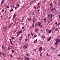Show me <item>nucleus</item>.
Segmentation results:
<instances>
[{
    "instance_id": "39448f33",
    "label": "nucleus",
    "mask_w": 60,
    "mask_h": 60,
    "mask_svg": "<svg viewBox=\"0 0 60 60\" xmlns=\"http://www.w3.org/2000/svg\"><path fill=\"white\" fill-rule=\"evenodd\" d=\"M12 24H13V23H11V24L9 25V28H10V26H11L12 25Z\"/></svg>"
},
{
    "instance_id": "37998d69",
    "label": "nucleus",
    "mask_w": 60,
    "mask_h": 60,
    "mask_svg": "<svg viewBox=\"0 0 60 60\" xmlns=\"http://www.w3.org/2000/svg\"><path fill=\"white\" fill-rule=\"evenodd\" d=\"M52 11H54V8H52Z\"/></svg>"
},
{
    "instance_id": "f257e3e1",
    "label": "nucleus",
    "mask_w": 60,
    "mask_h": 60,
    "mask_svg": "<svg viewBox=\"0 0 60 60\" xmlns=\"http://www.w3.org/2000/svg\"><path fill=\"white\" fill-rule=\"evenodd\" d=\"M60 39L59 40V39L57 40L56 41L55 43V44H56V45H57L58 44V42H60Z\"/></svg>"
},
{
    "instance_id": "b1692460",
    "label": "nucleus",
    "mask_w": 60,
    "mask_h": 60,
    "mask_svg": "<svg viewBox=\"0 0 60 60\" xmlns=\"http://www.w3.org/2000/svg\"><path fill=\"white\" fill-rule=\"evenodd\" d=\"M30 19H29L30 21H31L32 20V17H31Z\"/></svg>"
},
{
    "instance_id": "c85d7f7f",
    "label": "nucleus",
    "mask_w": 60,
    "mask_h": 60,
    "mask_svg": "<svg viewBox=\"0 0 60 60\" xmlns=\"http://www.w3.org/2000/svg\"><path fill=\"white\" fill-rule=\"evenodd\" d=\"M46 48H47L46 47L43 50H46Z\"/></svg>"
},
{
    "instance_id": "5701e85b",
    "label": "nucleus",
    "mask_w": 60,
    "mask_h": 60,
    "mask_svg": "<svg viewBox=\"0 0 60 60\" xmlns=\"http://www.w3.org/2000/svg\"><path fill=\"white\" fill-rule=\"evenodd\" d=\"M12 53H14V51L13 49L12 50Z\"/></svg>"
},
{
    "instance_id": "1a4fd4ad",
    "label": "nucleus",
    "mask_w": 60,
    "mask_h": 60,
    "mask_svg": "<svg viewBox=\"0 0 60 60\" xmlns=\"http://www.w3.org/2000/svg\"><path fill=\"white\" fill-rule=\"evenodd\" d=\"M16 15V14H15L14 15H13V19H14V17H15V16Z\"/></svg>"
},
{
    "instance_id": "473e14b6",
    "label": "nucleus",
    "mask_w": 60,
    "mask_h": 60,
    "mask_svg": "<svg viewBox=\"0 0 60 60\" xmlns=\"http://www.w3.org/2000/svg\"><path fill=\"white\" fill-rule=\"evenodd\" d=\"M31 35H32V36L33 35V33H32V32H31Z\"/></svg>"
},
{
    "instance_id": "603ef678",
    "label": "nucleus",
    "mask_w": 60,
    "mask_h": 60,
    "mask_svg": "<svg viewBox=\"0 0 60 60\" xmlns=\"http://www.w3.org/2000/svg\"><path fill=\"white\" fill-rule=\"evenodd\" d=\"M26 55L27 56H29V55L28 54H26Z\"/></svg>"
},
{
    "instance_id": "13d9d810",
    "label": "nucleus",
    "mask_w": 60,
    "mask_h": 60,
    "mask_svg": "<svg viewBox=\"0 0 60 60\" xmlns=\"http://www.w3.org/2000/svg\"><path fill=\"white\" fill-rule=\"evenodd\" d=\"M38 6L39 5H40V3H38Z\"/></svg>"
},
{
    "instance_id": "e2e57ef3",
    "label": "nucleus",
    "mask_w": 60,
    "mask_h": 60,
    "mask_svg": "<svg viewBox=\"0 0 60 60\" xmlns=\"http://www.w3.org/2000/svg\"><path fill=\"white\" fill-rule=\"evenodd\" d=\"M59 19H60V15H59Z\"/></svg>"
},
{
    "instance_id": "a878e982",
    "label": "nucleus",
    "mask_w": 60,
    "mask_h": 60,
    "mask_svg": "<svg viewBox=\"0 0 60 60\" xmlns=\"http://www.w3.org/2000/svg\"><path fill=\"white\" fill-rule=\"evenodd\" d=\"M10 57H12L13 56H12V55H10Z\"/></svg>"
},
{
    "instance_id": "774afa93",
    "label": "nucleus",
    "mask_w": 60,
    "mask_h": 60,
    "mask_svg": "<svg viewBox=\"0 0 60 60\" xmlns=\"http://www.w3.org/2000/svg\"><path fill=\"white\" fill-rule=\"evenodd\" d=\"M60 37V35H59L58 36V37L59 38Z\"/></svg>"
},
{
    "instance_id": "2f4dec72",
    "label": "nucleus",
    "mask_w": 60,
    "mask_h": 60,
    "mask_svg": "<svg viewBox=\"0 0 60 60\" xmlns=\"http://www.w3.org/2000/svg\"><path fill=\"white\" fill-rule=\"evenodd\" d=\"M46 18H45L44 19V21H46Z\"/></svg>"
},
{
    "instance_id": "8fccbe9b",
    "label": "nucleus",
    "mask_w": 60,
    "mask_h": 60,
    "mask_svg": "<svg viewBox=\"0 0 60 60\" xmlns=\"http://www.w3.org/2000/svg\"><path fill=\"white\" fill-rule=\"evenodd\" d=\"M2 12H4V10L3 9L2 10Z\"/></svg>"
},
{
    "instance_id": "dca6fc26",
    "label": "nucleus",
    "mask_w": 60,
    "mask_h": 60,
    "mask_svg": "<svg viewBox=\"0 0 60 60\" xmlns=\"http://www.w3.org/2000/svg\"><path fill=\"white\" fill-rule=\"evenodd\" d=\"M51 49H52V50H53V47H51Z\"/></svg>"
},
{
    "instance_id": "6e6d98bb",
    "label": "nucleus",
    "mask_w": 60,
    "mask_h": 60,
    "mask_svg": "<svg viewBox=\"0 0 60 60\" xmlns=\"http://www.w3.org/2000/svg\"><path fill=\"white\" fill-rule=\"evenodd\" d=\"M27 41V39H26L25 40V41Z\"/></svg>"
},
{
    "instance_id": "680f3d73",
    "label": "nucleus",
    "mask_w": 60,
    "mask_h": 60,
    "mask_svg": "<svg viewBox=\"0 0 60 60\" xmlns=\"http://www.w3.org/2000/svg\"><path fill=\"white\" fill-rule=\"evenodd\" d=\"M40 11V10H38V12H39V11Z\"/></svg>"
},
{
    "instance_id": "5fc2aeb1",
    "label": "nucleus",
    "mask_w": 60,
    "mask_h": 60,
    "mask_svg": "<svg viewBox=\"0 0 60 60\" xmlns=\"http://www.w3.org/2000/svg\"><path fill=\"white\" fill-rule=\"evenodd\" d=\"M52 4H50V6H52Z\"/></svg>"
},
{
    "instance_id": "7c9ffc66",
    "label": "nucleus",
    "mask_w": 60,
    "mask_h": 60,
    "mask_svg": "<svg viewBox=\"0 0 60 60\" xmlns=\"http://www.w3.org/2000/svg\"><path fill=\"white\" fill-rule=\"evenodd\" d=\"M34 2H35V1H32L31 2L30 4H32V3H33Z\"/></svg>"
},
{
    "instance_id": "a18cd8bd",
    "label": "nucleus",
    "mask_w": 60,
    "mask_h": 60,
    "mask_svg": "<svg viewBox=\"0 0 60 60\" xmlns=\"http://www.w3.org/2000/svg\"><path fill=\"white\" fill-rule=\"evenodd\" d=\"M35 32H37L38 31V30H35Z\"/></svg>"
},
{
    "instance_id": "412c9836",
    "label": "nucleus",
    "mask_w": 60,
    "mask_h": 60,
    "mask_svg": "<svg viewBox=\"0 0 60 60\" xmlns=\"http://www.w3.org/2000/svg\"><path fill=\"white\" fill-rule=\"evenodd\" d=\"M15 10H17L18 9V8L17 7H16L15 8Z\"/></svg>"
},
{
    "instance_id": "864d4df0",
    "label": "nucleus",
    "mask_w": 60,
    "mask_h": 60,
    "mask_svg": "<svg viewBox=\"0 0 60 60\" xmlns=\"http://www.w3.org/2000/svg\"><path fill=\"white\" fill-rule=\"evenodd\" d=\"M19 59H21V60L22 59L20 58H19Z\"/></svg>"
},
{
    "instance_id": "7ed1b4c3",
    "label": "nucleus",
    "mask_w": 60,
    "mask_h": 60,
    "mask_svg": "<svg viewBox=\"0 0 60 60\" xmlns=\"http://www.w3.org/2000/svg\"><path fill=\"white\" fill-rule=\"evenodd\" d=\"M39 51L40 52H41L42 51V47H40L39 49Z\"/></svg>"
},
{
    "instance_id": "6ab92c4d",
    "label": "nucleus",
    "mask_w": 60,
    "mask_h": 60,
    "mask_svg": "<svg viewBox=\"0 0 60 60\" xmlns=\"http://www.w3.org/2000/svg\"><path fill=\"white\" fill-rule=\"evenodd\" d=\"M60 23H58V24L57 25V26H59L60 25Z\"/></svg>"
},
{
    "instance_id": "393cba45",
    "label": "nucleus",
    "mask_w": 60,
    "mask_h": 60,
    "mask_svg": "<svg viewBox=\"0 0 60 60\" xmlns=\"http://www.w3.org/2000/svg\"><path fill=\"white\" fill-rule=\"evenodd\" d=\"M30 58H27V57H26V59H27V60H29V59Z\"/></svg>"
},
{
    "instance_id": "bb28decb",
    "label": "nucleus",
    "mask_w": 60,
    "mask_h": 60,
    "mask_svg": "<svg viewBox=\"0 0 60 60\" xmlns=\"http://www.w3.org/2000/svg\"><path fill=\"white\" fill-rule=\"evenodd\" d=\"M51 30H49V34H50V33H51Z\"/></svg>"
},
{
    "instance_id": "de8ad7c7",
    "label": "nucleus",
    "mask_w": 60,
    "mask_h": 60,
    "mask_svg": "<svg viewBox=\"0 0 60 60\" xmlns=\"http://www.w3.org/2000/svg\"><path fill=\"white\" fill-rule=\"evenodd\" d=\"M34 12H33V15H34Z\"/></svg>"
},
{
    "instance_id": "2eb2a0df",
    "label": "nucleus",
    "mask_w": 60,
    "mask_h": 60,
    "mask_svg": "<svg viewBox=\"0 0 60 60\" xmlns=\"http://www.w3.org/2000/svg\"><path fill=\"white\" fill-rule=\"evenodd\" d=\"M24 47H25V49H26V48H27V46H26V45H25Z\"/></svg>"
},
{
    "instance_id": "052dcab7",
    "label": "nucleus",
    "mask_w": 60,
    "mask_h": 60,
    "mask_svg": "<svg viewBox=\"0 0 60 60\" xmlns=\"http://www.w3.org/2000/svg\"><path fill=\"white\" fill-rule=\"evenodd\" d=\"M5 28V27H3V29H4Z\"/></svg>"
},
{
    "instance_id": "72a5a7b5",
    "label": "nucleus",
    "mask_w": 60,
    "mask_h": 60,
    "mask_svg": "<svg viewBox=\"0 0 60 60\" xmlns=\"http://www.w3.org/2000/svg\"><path fill=\"white\" fill-rule=\"evenodd\" d=\"M25 45L26 46H28V44H25Z\"/></svg>"
},
{
    "instance_id": "9d476101",
    "label": "nucleus",
    "mask_w": 60,
    "mask_h": 60,
    "mask_svg": "<svg viewBox=\"0 0 60 60\" xmlns=\"http://www.w3.org/2000/svg\"><path fill=\"white\" fill-rule=\"evenodd\" d=\"M4 0H3L2 1V3H1V5L3 4V3H4Z\"/></svg>"
},
{
    "instance_id": "0eeeda50",
    "label": "nucleus",
    "mask_w": 60,
    "mask_h": 60,
    "mask_svg": "<svg viewBox=\"0 0 60 60\" xmlns=\"http://www.w3.org/2000/svg\"><path fill=\"white\" fill-rule=\"evenodd\" d=\"M17 6V7H20V6H19V4H16Z\"/></svg>"
},
{
    "instance_id": "f03ea898",
    "label": "nucleus",
    "mask_w": 60,
    "mask_h": 60,
    "mask_svg": "<svg viewBox=\"0 0 60 60\" xmlns=\"http://www.w3.org/2000/svg\"><path fill=\"white\" fill-rule=\"evenodd\" d=\"M12 46H10L9 47L8 46V50H10V49H12Z\"/></svg>"
},
{
    "instance_id": "20e7f679",
    "label": "nucleus",
    "mask_w": 60,
    "mask_h": 60,
    "mask_svg": "<svg viewBox=\"0 0 60 60\" xmlns=\"http://www.w3.org/2000/svg\"><path fill=\"white\" fill-rule=\"evenodd\" d=\"M32 20L33 23H34L36 20L35 19V18H34Z\"/></svg>"
},
{
    "instance_id": "bf43d9fd",
    "label": "nucleus",
    "mask_w": 60,
    "mask_h": 60,
    "mask_svg": "<svg viewBox=\"0 0 60 60\" xmlns=\"http://www.w3.org/2000/svg\"><path fill=\"white\" fill-rule=\"evenodd\" d=\"M34 8H35V9H36V7L35 6H34Z\"/></svg>"
},
{
    "instance_id": "0e129e2a",
    "label": "nucleus",
    "mask_w": 60,
    "mask_h": 60,
    "mask_svg": "<svg viewBox=\"0 0 60 60\" xmlns=\"http://www.w3.org/2000/svg\"><path fill=\"white\" fill-rule=\"evenodd\" d=\"M42 43H43V42H41V44H42Z\"/></svg>"
},
{
    "instance_id": "ea45409f",
    "label": "nucleus",
    "mask_w": 60,
    "mask_h": 60,
    "mask_svg": "<svg viewBox=\"0 0 60 60\" xmlns=\"http://www.w3.org/2000/svg\"><path fill=\"white\" fill-rule=\"evenodd\" d=\"M42 53H41V54L40 55V56H42Z\"/></svg>"
},
{
    "instance_id": "3c124183",
    "label": "nucleus",
    "mask_w": 60,
    "mask_h": 60,
    "mask_svg": "<svg viewBox=\"0 0 60 60\" xmlns=\"http://www.w3.org/2000/svg\"><path fill=\"white\" fill-rule=\"evenodd\" d=\"M57 22H56L55 23L56 25H57Z\"/></svg>"
},
{
    "instance_id": "f704fd0d",
    "label": "nucleus",
    "mask_w": 60,
    "mask_h": 60,
    "mask_svg": "<svg viewBox=\"0 0 60 60\" xmlns=\"http://www.w3.org/2000/svg\"><path fill=\"white\" fill-rule=\"evenodd\" d=\"M9 40H10V41L11 42H12L11 41V39H9Z\"/></svg>"
},
{
    "instance_id": "c9c22d12",
    "label": "nucleus",
    "mask_w": 60,
    "mask_h": 60,
    "mask_svg": "<svg viewBox=\"0 0 60 60\" xmlns=\"http://www.w3.org/2000/svg\"><path fill=\"white\" fill-rule=\"evenodd\" d=\"M53 16V15L52 14L51 15V18H52V16Z\"/></svg>"
},
{
    "instance_id": "58836bf2",
    "label": "nucleus",
    "mask_w": 60,
    "mask_h": 60,
    "mask_svg": "<svg viewBox=\"0 0 60 60\" xmlns=\"http://www.w3.org/2000/svg\"><path fill=\"white\" fill-rule=\"evenodd\" d=\"M56 49V48H53V50L54 49Z\"/></svg>"
},
{
    "instance_id": "423d86ee",
    "label": "nucleus",
    "mask_w": 60,
    "mask_h": 60,
    "mask_svg": "<svg viewBox=\"0 0 60 60\" xmlns=\"http://www.w3.org/2000/svg\"><path fill=\"white\" fill-rule=\"evenodd\" d=\"M38 40L37 39H36V40H35L34 42V43H35L36 42H37Z\"/></svg>"
},
{
    "instance_id": "c756f323",
    "label": "nucleus",
    "mask_w": 60,
    "mask_h": 60,
    "mask_svg": "<svg viewBox=\"0 0 60 60\" xmlns=\"http://www.w3.org/2000/svg\"><path fill=\"white\" fill-rule=\"evenodd\" d=\"M20 33H19H19H18L17 34V35H19V34H20Z\"/></svg>"
},
{
    "instance_id": "6e6552de",
    "label": "nucleus",
    "mask_w": 60,
    "mask_h": 60,
    "mask_svg": "<svg viewBox=\"0 0 60 60\" xmlns=\"http://www.w3.org/2000/svg\"><path fill=\"white\" fill-rule=\"evenodd\" d=\"M51 37H50L48 39V41H50V39H51Z\"/></svg>"
},
{
    "instance_id": "9b49d317",
    "label": "nucleus",
    "mask_w": 60,
    "mask_h": 60,
    "mask_svg": "<svg viewBox=\"0 0 60 60\" xmlns=\"http://www.w3.org/2000/svg\"><path fill=\"white\" fill-rule=\"evenodd\" d=\"M2 48H3L4 49V45H2Z\"/></svg>"
},
{
    "instance_id": "4d7b16f0",
    "label": "nucleus",
    "mask_w": 60,
    "mask_h": 60,
    "mask_svg": "<svg viewBox=\"0 0 60 60\" xmlns=\"http://www.w3.org/2000/svg\"><path fill=\"white\" fill-rule=\"evenodd\" d=\"M11 17H10L9 18V19H11Z\"/></svg>"
},
{
    "instance_id": "a19ab883",
    "label": "nucleus",
    "mask_w": 60,
    "mask_h": 60,
    "mask_svg": "<svg viewBox=\"0 0 60 60\" xmlns=\"http://www.w3.org/2000/svg\"><path fill=\"white\" fill-rule=\"evenodd\" d=\"M12 40H13V39H15V38H14L13 37H12Z\"/></svg>"
},
{
    "instance_id": "cd10ccee",
    "label": "nucleus",
    "mask_w": 60,
    "mask_h": 60,
    "mask_svg": "<svg viewBox=\"0 0 60 60\" xmlns=\"http://www.w3.org/2000/svg\"><path fill=\"white\" fill-rule=\"evenodd\" d=\"M32 27H34V23H33L32 25Z\"/></svg>"
},
{
    "instance_id": "4c0bfd02",
    "label": "nucleus",
    "mask_w": 60,
    "mask_h": 60,
    "mask_svg": "<svg viewBox=\"0 0 60 60\" xmlns=\"http://www.w3.org/2000/svg\"><path fill=\"white\" fill-rule=\"evenodd\" d=\"M40 8V6H38L37 7V9H38V8Z\"/></svg>"
},
{
    "instance_id": "ddd939ff",
    "label": "nucleus",
    "mask_w": 60,
    "mask_h": 60,
    "mask_svg": "<svg viewBox=\"0 0 60 60\" xmlns=\"http://www.w3.org/2000/svg\"><path fill=\"white\" fill-rule=\"evenodd\" d=\"M46 32H49V29H46Z\"/></svg>"
},
{
    "instance_id": "4468645a",
    "label": "nucleus",
    "mask_w": 60,
    "mask_h": 60,
    "mask_svg": "<svg viewBox=\"0 0 60 60\" xmlns=\"http://www.w3.org/2000/svg\"><path fill=\"white\" fill-rule=\"evenodd\" d=\"M2 54L3 55V56H4V57H5V55H4V53H2Z\"/></svg>"
},
{
    "instance_id": "aec40b11",
    "label": "nucleus",
    "mask_w": 60,
    "mask_h": 60,
    "mask_svg": "<svg viewBox=\"0 0 60 60\" xmlns=\"http://www.w3.org/2000/svg\"><path fill=\"white\" fill-rule=\"evenodd\" d=\"M40 27H41V28H42L43 27V26L42 25H41L40 26Z\"/></svg>"
},
{
    "instance_id": "a211bd4d",
    "label": "nucleus",
    "mask_w": 60,
    "mask_h": 60,
    "mask_svg": "<svg viewBox=\"0 0 60 60\" xmlns=\"http://www.w3.org/2000/svg\"><path fill=\"white\" fill-rule=\"evenodd\" d=\"M13 10L12 9H11L10 10V12L12 11H13Z\"/></svg>"
},
{
    "instance_id": "c03bdc74",
    "label": "nucleus",
    "mask_w": 60,
    "mask_h": 60,
    "mask_svg": "<svg viewBox=\"0 0 60 60\" xmlns=\"http://www.w3.org/2000/svg\"><path fill=\"white\" fill-rule=\"evenodd\" d=\"M40 25H41V23H39L38 24V26H40Z\"/></svg>"
},
{
    "instance_id": "69168bd1",
    "label": "nucleus",
    "mask_w": 60,
    "mask_h": 60,
    "mask_svg": "<svg viewBox=\"0 0 60 60\" xmlns=\"http://www.w3.org/2000/svg\"><path fill=\"white\" fill-rule=\"evenodd\" d=\"M48 55H49V54H48V53H47V56H48Z\"/></svg>"
},
{
    "instance_id": "f3484780",
    "label": "nucleus",
    "mask_w": 60,
    "mask_h": 60,
    "mask_svg": "<svg viewBox=\"0 0 60 60\" xmlns=\"http://www.w3.org/2000/svg\"><path fill=\"white\" fill-rule=\"evenodd\" d=\"M41 37H42V38H45V36H42Z\"/></svg>"
},
{
    "instance_id": "4be33fe9",
    "label": "nucleus",
    "mask_w": 60,
    "mask_h": 60,
    "mask_svg": "<svg viewBox=\"0 0 60 60\" xmlns=\"http://www.w3.org/2000/svg\"><path fill=\"white\" fill-rule=\"evenodd\" d=\"M58 28H56V29H55V31H57V30H58Z\"/></svg>"
},
{
    "instance_id": "e433bc0d",
    "label": "nucleus",
    "mask_w": 60,
    "mask_h": 60,
    "mask_svg": "<svg viewBox=\"0 0 60 60\" xmlns=\"http://www.w3.org/2000/svg\"><path fill=\"white\" fill-rule=\"evenodd\" d=\"M35 37H37V35H35L34 36V37L35 38Z\"/></svg>"
},
{
    "instance_id": "338daca9",
    "label": "nucleus",
    "mask_w": 60,
    "mask_h": 60,
    "mask_svg": "<svg viewBox=\"0 0 60 60\" xmlns=\"http://www.w3.org/2000/svg\"><path fill=\"white\" fill-rule=\"evenodd\" d=\"M34 50L35 51V52L36 51V49H34Z\"/></svg>"
},
{
    "instance_id": "79ce46f5",
    "label": "nucleus",
    "mask_w": 60,
    "mask_h": 60,
    "mask_svg": "<svg viewBox=\"0 0 60 60\" xmlns=\"http://www.w3.org/2000/svg\"><path fill=\"white\" fill-rule=\"evenodd\" d=\"M7 29V27H6L5 28V29L4 30H5V31H6V29Z\"/></svg>"
},
{
    "instance_id": "f8f14e48",
    "label": "nucleus",
    "mask_w": 60,
    "mask_h": 60,
    "mask_svg": "<svg viewBox=\"0 0 60 60\" xmlns=\"http://www.w3.org/2000/svg\"><path fill=\"white\" fill-rule=\"evenodd\" d=\"M22 30H21L20 31H19V33L20 34H21V33H22Z\"/></svg>"
},
{
    "instance_id": "49530a36",
    "label": "nucleus",
    "mask_w": 60,
    "mask_h": 60,
    "mask_svg": "<svg viewBox=\"0 0 60 60\" xmlns=\"http://www.w3.org/2000/svg\"><path fill=\"white\" fill-rule=\"evenodd\" d=\"M23 20H24V19H22V22H23Z\"/></svg>"
},
{
    "instance_id": "09e8293b",
    "label": "nucleus",
    "mask_w": 60,
    "mask_h": 60,
    "mask_svg": "<svg viewBox=\"0 0 60 60\" xmlns=\"http://www.w3.org/2000/svg\"><path fill=\"white\" fill-rule=\"evenodd\" d=\"M35 26H37V25L36 24H35Z\"/></svg>"
}]
</instances>
